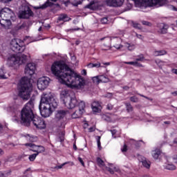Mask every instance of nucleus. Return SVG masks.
Masks as SVG:
<instances>
[{"mask_svg": "<svg viewBox=\"0 0 177 177\" xmlns=\"http://www.w3.org/2000/svg\"><path fill=\"white\" fill-rule=\"evenodd\" d=\"M163 167L165 169H169V171H175L176 169V167L171 163H165Z\"/></svg>", "mask_w": 177, "mask_h": 177, "instance_id": "obj_23", "label": "nucleus"}, {"mask_svg": "<svg viewBox=\"0 0 177 177\" xmlns=\"http://www.w3.org/2000/svg\"><path fill=\"white\" fill-rule=\"evenodd\" d=\"M124 46L127 48L128 50H133L136 48L135 44L129 43H125Z\"/></svg>", "mask_w": 177, "mask_h": 177, "instance_id": "obj_27", "label": "nucleus"}, {"mask_svg": "<svg viewBox=\"0 0 177 177\" xmlns=\"http://www.w3.org/2000/svg\"><path fill=\"white\" fill-rule=\"evenodd\" d=\"M82 75H86V70L83 69V70L82 71Z\"/></svg>", "mask_w": 177, "mask_h": 177, "instance_id": "obj_62", "label": "nucleus"}, {"mask_svg": "<svg viewBox=\"0 0 177 177\" xmlns=\"http://www.w3.org/2000/svg\"><path fill=\"white\" fill-rule=\"evenodd\" d=\"M58 20L59 21H70V20H71V18L67 16L66 14H61L58 17Z\"/></svg>", "mask_w": 177, "mask_h": 177, "instance_id": "obj_20", "label": "nucleus"}, {"mask_svg": "<svg viewBox=\"0 0 177 177\" xmlns=\"http://www.w3.org/2000/svg\"><path fill=\"white\" fill-rule=\"evenodd\" d=\"M136 36L137 37V38H138L139 39H143V36H142V35H139L138 33H136Z\"/></svg>", "mask_w": 177, "mask_h": 177, "instance_id": "obj_58", "label": "nucleus"}, {"mask_svg": "<svg viewBox=\"0 0 177 177\" xmlns=\"http://www.w3.org/2000/svg\"><path fill=\"white\" fill-rule=\"evenodd\" d=\"M96 138H97V147H98L99 150H102V145L100 143L101 137L97 136Z\"/></svg>", "mask_w": 177, "mask_h": 177, "instance_id": "obj_36", "label": "nucleus"}, {"mask_svg": "<svg viewBox=\"0 0 177 177\" xmlns=\"http://www.w3.org/2000/svg\"><path fill=\"white\" fill-rule=\"evenodd\" d=\"M59 142H64V134L62 133V136L59 137Z\"/></svg>", "mask_w": 177, "mask_h": 177, "instance_id": "obj_57", "label": "nucleus"}, {"mask_svg": "<svg viewBox=\"0 0 177 177\" xmlns=\"http://www.w3.org/2000/svg\"><path fill=\"white\" fill-rule=\"evenodd\" d=\"M158 32L159 34H167V32H168V28H169V26L164 23H160L158 24Z\"/></svg>", "mask_w": 177, "mask_h": 177, "instance_id": "obj_15", "label": "nucleus"}, {"mask_svg": "<svg viewBox=\"0 0 177 177\" xmlns=\"http://www.w3.org/2000/svg\"><path fill=\"white\" fill-rule=\"evenodd\" d=\"M78 161L82 164V167H85V163L84 162V160H82V158H78Z\"/></svg>", "mask_w": 177, "mask_h": 177, "instance_id": "obj_53", "label": "nucleus"}, {"mask_svg": "<svg viewBox=\"0 0 177 177\" xmlns=\"http://www.w3.org/2000/svg\"><path fill=\"white\" fill-rule=\"evenodd\" d=\"M160 156H161V151L160 149H156L152 151V157L155 160H158V157H160Z\"/></svg>", "mask_w": 177, "mask_h": 177, "instance_id": "obj_21", "label": "nucleus"}, {"mask_svg": "<svg viewBox=\"0 0 177 177\" xmlns=\"http://www.w3.org/2000/svg\"><path fill=\"white\" fill-rule=\"evenodd\" d=\"M10 48L16 53H23L26 50V44L20 39H14L10 42Z\"/></svg>", "mask_w": 177, "mask_h": 177, "instance_id": "obj_8", "label": "nucleus"}, {"mask_svg": "<svg viewBox=\"0 0 177 177\" xmlns=\"http://www.w3.org/2000/svg\"><path fill=\"white\" fill-rule=\"evenodd\" d=\"M145 60V56L143 55H137V58H136V62H143Z\"/></svg>", "mask_w": 177, "mask_h": 177, "instance_id": "obj_34", "label": "nucleus"}, {"mask_svg": "<svg viewBox=\"0 0 177 177\" xmlns=\"http://www.w3.org/2000/svg\"><path fill=\"white\" fill-rule=\"evenodd\" d=\"M131 24L134 28H137L138 30H142V26L140 24L132 21Z\"/></svg>", "mask_w": 177, "mask_h": 177, "instance_id": "obj_29", "label": "nucleus"}, {"mask_svg": "<svg viewBox=\"0 0 177 177\" xmlns=\"http://www.w3.org/2000/svg\"><path fill=\"white\" fill-rule=\"evenodd\" d=\"M34 15V12L30 8V6L25 5L23 6V10L19 11V19H30L31 16Z\"/></svg>", "mask_w": 177, "mask_h": 177, "instance_id": "obj_11", "label": "nucleus"}, {"mask_svg": "<svg viewBox=\"0 0 177 177\" xmlns=\"http://www.w3.org/2000/svg\"><path fill=\"white\" fill-rule=\"evenodd\" d=\"M52 107L53 109H56V107H57V102H56L53 95L50 93L41 95L40 104L39 105L41 115L44 118L50 117V114H52Z\"/></svg>", "mask_w": 177, "mask_h": 177, "instance_id": "obj_2", "label": "nucleus"}, {"mask_svg": "<svg viewBox=\"0 0 177 177\" xmlns=\"http://www.w3.org/2000/svg\"><path fill=\"white\" fill-rule=\"evenodd\" d=\"M68 114V111L66 110H58L55 114L56 120H60L66 118V115Z\"/></svg>", "mask_w": 177, "mask_h": 177, "instance_id": "obj_16", "label": "nucleus"}, {"mask_svg": "<svg viewBox=\"0 0 177 177\" xmlns=\"http://www.w3.org/2000/svg\"><path fill=\"white\" fill-rule=\"evenodd\" d=\"M36 147H37V149H30L31 151H33V153H36L37 154H39V153H44L45 151V147L38 145Z\"/></svg>", "mask_w": 177, "mask_h": 177, "instance_id": "obj_22", "label": "nucleus"}, {"mask_svg": "<svg viewBox=\"0 0 177 177\" xmlns=\"http://www.w3.org/2000/svg\"><path fill=\"white\" fill-rule=\"evenodd\" d=\"M91 109L94 113H100L102 111V105L98 101H94L91 104Z\"/></svg>", "mask_w": 177, "mask_h": 177, "instance_id": "obj_17", "label": "nucleus"}, {"mask_svg": "<svg viewBox=\"0 0 177 177\" xmlns=\"http://www.w3.org/2000/svg\"><path fill=\"white\" fill-rule=\"evenodd\" d=\"M84 113H85V110L78 109L75 111L74 113L72 114V118H81Z\"/></svg>", "mask_w": 177, "mask_h": 177, "instance_id": "obj_18", "label": "nucleus"}, {"mask_svg": "<svg viewBox=\"0 0 177 177\" xmlns=\"http://www.w3.org/2000/svg\"><path fill=\"white\" fill-rule=\"evenodd\" d=\"M34 115H35L34 114V100H30L25 104L20 113V120H21L22 125L24 127H30Z\"/></svg>", "mask_w": 177, "mask_h": 177, "instance_id": "obj_4", "label": "nucleus"}, {"mask_svg": "<svg viewBox=\"0 0 177 177\" xmlns=\"http://www.w3.org/2000/svg\"><path fill=\"white\" fill-rule=\"evenodd\" d=\"M35 70H36L35 64L29 63L26 65L25 68V74L26 75H30V76L34 75V74L35 73Z\"/></svg>", "mask_w": 177, "mask_h": 177, "instance_id": "obj_13", "label": "nucleus"}, {"mask_svg": "<svg viewBox=\"0 0 177 177\" xmlns=\"http://www.w3.org/2000/svg\"><path fill=\"white\" fill-rule=\"evenodd\" d=\"M60 95L61 99L67 109H74L78 104L77 97L72 91L64 90Z\"/></svg>", "mask_w": 177, "mask_h": 177, "instance_id": "obj_5", "label": "nucleus"}, {"mask_svg": "<svg viewBox=\"0 0 177 177\" xmlns=\"http://www.w3.org/2000/svg\"><path fill=\"white\" fill-rule=\"evenodd\" d=\"M15 12L9 8H4L0 10V24L1 27H10L12 22L10 19H15Z\"/></svg>", "mask_w": 177, "mask_h": 177, "instance_id": "obj_6", "label": "nucleus"}, {"mask_svg": "<svg viewBox=\"0 0 177 177\" xmlns=\"http://www.w3.org/2000/svg\"><path fill=\"white\" fill-rule=\"evenodd\" d=\"M142 165H143V167H145V168L149 169V168H150V162H149L147 160H143Z\"/></svg>", "mask_w": 177, "mask_h": 177, "instance_id": "obj_33", "label": "nucleus"}, {"mask_svg": "<svg viewBox=\"0 0 177 177\" xmlns=\"http://www.w3.org/2000/svg\"><path fill=\"white\" fill-rule=\"evenodd\" d=\"M169 161H173L175 164H177V156L174 155L173 157L170 158Z\"/></svg>", "mask_w": 177, "mask_h": 177, "instance_id": "obj_42", "label": "nucleus"}, {"mask_svg": "<svg viewBox=\"0 0 177 177\" xmlns=\"http://www.w3.org/2000/svg\"><path fill=\"white\" fill-rule=\"evenodd\" d=\"M104 97H107L108 99H111L113 97V93H107L105 94Z\"/></svg>", "mask_w": 177, "mask_h": 177, "instance_id": "obj_47", "label": "nucleus"}, {"mask_svg": "<svg viewBox=\"0 0 177 177\" xmlns=\"http://www.w3.org/2000/svg\"><path fill=\"white\" fill-rule=\"evenodd\" d=\"M24 146H26V147H30L32 149V150H35V147H37V145H35V144H32V143H26L24 144Z\"/></svg>", "mask_w": 177, "mask_h": 177, "instance_id": "obj_30", "label": "nucleus"}, {"mask_svg": "<svg viewBox=\"0 0 177 177\" xmlns=\"http://www.w3.org/2000/svg\"><path fill=\"white\" fill-rule=\"evenodd\" d=\"M167 52L165 50H156L153 52L155 56H164Z\"/></svg>", "mask_w": 177, "mask_h": 177, "instance_id": "obj_25", "label": "nucleus"}, {"mask_svg": "<svg viewBox=\"0 0 177 177\" xmlns=\"http://www.w3.org/2000/svg\"><path fill=\"white\" fill-rule=\"evenodd\" d=\"M93 5H95V3H90L89 4L86 6V8L93 10V9H95V8L93 7Z\"/></svg>", "mask_w": 177, "mask_h": 177, "instance_id": "obj_38", "label": "nucleus"}, {"mask_svg": "<svg viewBox=\"0 0 177 177\" xmlns=\"http://www.w3.org/2000/svg\"><path fill=\"white\" fill-rule=\"evenodd\" d=\"M124 64H130L131 66H135L136 61L135 62H124Z\"/></svg>", "mask_w": 177, "mask_h": 177, "instance_id": "obj_48", "label": "nucleus"}, {"mask_svg": "<svg viewBox=\"0 0 177 177\" xmlns=\"http://www.w3.org/2000/svg\"><path fill=\"white\" fill-rule=\"evenodd\" d=\"M79 110H85V102L81 101L78 104Z\"/></svg>", "mask_w": 177, "mask_h": 177, "instance_id": "obj_31", "label": "nucleus"}, {"mask_svg": "<svg viewBox=\"0 0 177 177\" xmlns=\"http://www.w3.org/2000/svg\"><path fill=\"white\" fill-rule=\"evenodd\" d=\"M108 21H109V19L107 17H104V18L101 19V23L102 24H107Z\"/></svg>", "mask_w": 177, "mask_h": 177, "instance_id": "obj_45", "label": "nucleus"}, {"mask_svg": "<svg viewBox=\"0 0 177 177\" xmlns=\"http://www.w3.org/2000/svg\"><path fill=\"white\" fill-rule=\"evenodd\" d=\"M124 0H106L108 6H113V8H118L122 6Z\"/></svg>", "mask_w": 177, "mask_h": 177, "instance_id": "obj_14", "label": "nucleus"}, {"mask_svg": "<svg viewBox=\"0 0 177 177\" xmlns=\"http://www.w3.org/2000/svg\"><path fill=\"white\" fill-rule=\"evenodd\" d=\"M104 39H105L106 44H103V50H109V49H111V43L113 45V47L115 48V49H121V48H122V45H121L122 39H121L119 37H103L100 39V41H103Z\"/></svg>", "mask_w": 177, "mask_h": 177, "instance_id": "obj_7", "label": "nucleus"}, {"mask_svg": "<svg viewBox=\"0 0 177 177\" xmlns=\"http://www.w3.org/2000/svg\"><path fill=\"white\" fill-rule=\"evenodd\" d=\"M18 95L23 100H28L31 97V92L32 91V84L28 77H22L18 84Z\"/></svg>", "mask_w": 177, "mask_h": 177, "instance_id": "obj_3", "label": "nucleus"}, {"mask_svg": "<svg viewBox=\"0 0 177 177\" xmlns=\"http://www.w3.org/2000/svg\"><path fill=\"white\" fill-rule=\"evenodd\" d=\"M141 23L143 26H147L148 27H151L152 26L151 23L147 21H142Z\"/></svg>", "mask_w": 177, "mask_h": 177, "instance_id": "obj_40", "label": "nucleus"}, {"mask_svg": "<svg viewBox=\"0 0 177 177\" xmlns=\"http://www.w3.org/2000/svg\"><path fill=\"white\" fill-rule=\"evenodd\" d=\"M88 68H93V64H92V63L88 64Z\"/></svg>", "mask_w": 177, "mask_h": 177, "instance_id": "obj_63", "label": "nucleus"}, {"mask_svg": "<svg viewBox=\"0 0 177 177\" xmlns=\"http://www.w3.org/2000/svg\"><path fill=\"white\" fill-rule=\"evenodd\" d=\"M130 101L132 102L133 103H138L139 98H138V97L134 95L130 97Z\"/></svg>", "mask_w": 177, "mask_h": 177, "instance_id": "obj_35", "label": "nucleus"}, {"mask_svg": "<svg viewBox=\"0 0 177 177\" xmlns=\"http://www.w3.org/2000/svg\"><path fill=\"white\" fill-rule=\"evenodd\" d=\"M93 67H96V68H99V67H100V62L93 64Z\"/></svg>", "mask_w": 177, "mask_h": 177, "instance_id": "obj_52", "label": "nucleus"}, {"mask_svg": "<svg viewBox=\"0 0 177 177\" xmlns=\"http://www.w3.org/2000/svg\"><path fill=\"white\" fill-rule=\"evenodd\" d=\"M121 151H122V153H125V151H128V146H127V145H124L123 146V148L121 149Z\"/></svg>", "mask_w": 177, "mask_h": 177, "instance_id": "obj_49", "label": "nucleus"}, {"mask_svg": "<svg viewBox=\"0 0 177 177\" xmlns=\"http://www.w3.org/2000/svg\"><path fill=\"white\" fill-rule=\"evenodd\" d=\"M0 2L3 3H9V2H12V0H0Z\"/></svg>", "mask_w": 177, "mask_h": 177, "instance_id": "obj_56", "label": "nucleus"}, {"mask_svg": "<svg viewBox=\"0 0 177 177\" xmlns=\"http://www.w3.org/2000/svg\"><path fill=\"white\" fill-rule=\"evenodd\" d=\"M124 105L126 106V110L127 113H131V111H133V107L129 102H125Z\"/></svg>", "mask_w": 177, "mask_h": 177, "instance_id": "obj_24", "label": "nucleus"}, {"mask_svg": "<svg viewBox=\"0 0 177 177\" xmlns=\"http://www.w3.org/2000/svg\"><path fill=\"white\" fill-rule=\"evenodd\" d=\"M140 143H143V141L142 140L136 141L135 142L136 147H137V148L140 147L142 146V144H140Z\"/></svg>", "mask_w": 177, "mask_h": 177, "instance_id": "obj_44", "label": "nucleus"}, {"mask_svg": "<svg viewBox=\"0 0 177 177\" xmlns=\"http://www.w3.org/2000/svg\"><path fill=\"white\" fill-rule=\"evenodd\" d=\"M31 122H32L33 125L37 128V129H45V128H46L45 121L43 120L42 118H39L37 116V115H34L31 120Z\"/></svg>", "mask_w": 177, "mask_h": 177, "instance_id": "obj_10", "label": "nucleus"}, {"mask_svg": "<svg viewBox=\"0 0 177 177\" xmlns=\"http://www.w3.org/2000/svg\"><path fill=\"white\" fill-rule=\"evenodd\" d=\"M97 162L98 165H102V167L104 165V161H103V160H102L100 158H97Z\"/></svg>", "mask_w": 177, "mask_h": 177, "instance_id": "obj_39", "label": "nucleus"}, {"mask_svg": "<svg viewBox=\"0 0 177 177\" xmlns=\"http://www.w3.org/2000/svg\"><path fill=\"white\" fill-rule=\"evenodd\" d=\"M53 3L49 1V0H47L44 4L41 6H37L35 8V9H46V8H49V6H53Z\"/></svg>", "mask_w": 177, "mask_h": 177, "instance_id": "obj_19", "label": "nucleus"}, {"mask_svg": "<svg viewBox=\"0 0 177 177\" xmlns=\"http://www.w3.org/2000/svg\"><path fill=\"white\" fill-rule=\"evenodd\" d=\"M88 131H89V132H95V127H90V128L88 129Z\"/></svg>", "mask_w": 177, "mask_h": 177, "instance_id": "obj_61", "label": "nucleus"}, {"mask_svg": "<svg viewBox=\"0 0 177 177\" xmlns=\"http://www.w3.org/2000/svg\"><path fill=\"white\" fill-rule=\"evenodd\" d=\"M6 76H5V74L0 75V80H6Z\"/></svg>", "mask_w": 177, "mask_h": 177, "instance_id": "obj_59", "label": "nucleus"}, {"mask_svg": "<svg viewBox=\"0 0 177 177\" xmlns=\"http://www.w3.org/2000/svg\"><path fill=\"white\" fill-rule=\"evenodd\" d=\"M26 136L29 137L30 142H35V140H37V137L30 136V134H27Z\"/></svg>", "mask_w": 177, "mask_h": 177, "instance_id": "obj_43", "label": "nucleus"}, {"mask_svg": "<svg viewBox=\"0 0 177 177\" xmlns=\"http://www.w3.org/2000/svg\"><path fill=\"white\" fill-rule=\"evenodd\" d=\"M110 132H111L113 138H116L115 133H117V130H115V129L110 130Z\"/></svg>", "mask_w": 177, "mask_h": 177, "instance_id": "obj_50", "label": "nucleus"}, {"mask_svg": "<svg viewBox=\"0 0 177 177\" xmlns=\"http://www.w3.org/2000/svg\"><path fill=\"white\" fill-rule=\"evenodd\" d=\"M123 89H124V91H129V86H123Z\"/></svg>", "mask_w": 177, "mask_h": 177, "instance_id": "obj_64", "label": "nucleus"}, {"mask_svg": "<svg viewBox=\"0 0 177 177\" xmlns=\"http://www.w3.org/2000/svg\"><path fill=\"white\" fill-rule=\"evenodd\" d=\"M8 111H11V113L16 114V113H17V109H16L15 106H10L8 108Z\"/></svg>", "mask_w": 177, "mask_h": 177, "instance_id": "obj_41", "label": "nucleus"}, {"mask_svg": "<svg viewBox=\"0 0 177 177\" xmlns=\"http://www.w3.org/2000/svg\"><path fill=\"white\" fill-rule=\"evenodd\" d=\"M51 71L60 84L69 88L82 89L85 86V79L75 73L66 64L55 62L51 66Z\"/></svg>", "mask_w": 177, "mask_h": 177, "instance_id": "obj_1", "label": "nucleus"}, {"mask_svg": "<svg viewBox=\"0 0 177 177\" xmlns=\"http://www.w3.org/2000/svg\"><path fill=\"white\" fill-rule=\"evenodd\" d=\"M108 171H109V172H110V174H111L112 175L114 174V170H113V169L109 167V168H108Z\"/></svg>", "mask_w": 177, "mask_h": 177, "instance_id": "obj_60", "label": "nucleus"}, {"mask_svg": "<svg viewBox=\"0 0 177 177\" xmlns=\"http://www.w3.org/2000/svg\"><path fill=\"white\" fill-rule=\"evenodd\" d=\"M138 62V61H136L135 67H143V65Z\"/></svg>", "mask_w": 177, "mask_h": 177, "instance_id": "obj_51", "label": "nucleus"}, {"mask_svg": "<svg viewBox=\"0 0 177 177\" xmlns=\"http://www.w3.org/2000/svg\"><path fill=\"white\" fill-rule=\"evenodd\" d=\"M37 156H38V153H37L29 156V160L30 161H35V158H37Z\"/></svg>", "mask_w": 177, "mask_h": 177, "instance_id": "obj_37", "label": "nucleus"}, {"mask_svg": "<svg viewBox=\"0 0 177 177\" xmlns=\"http://www.w3.org/2000/svg\"><path fill=\"white\" fill-rule=\"evenodd\" d=\"M100 77V82H109V81H110V80L109 79V77L102 75H99Z\"/></svg>", "mask_w": 177, "mask_h": 177, "instance_id": "obj_26", "label": "nucleus"}, {"mask_svg": "<svg viewBox=\"0 0 177 177\" xmlns=\"http://www.w3.org/2000/svg\"><path fill=\"white\" fill-rule=\"evenodd\" d=\"M66 164H67V162L63 163L61 165H58L56 167V168H57V169H62V168H63V167H64V165H66Z\"/></svg>", "mask_w": 177, "mask_h": 177, "instance_id": "obj_54", "label": "nucleus"}, {"mask_svg": "<svg viewBox=\"0 0 177 177\" xmlns=\"http://www.w3.org/2000/svg\"><path fill=\"white\" fill-rule=\"evenodd\" d=\"M12 122H15L16 124H21V125H23V122H21V119L20 120H19V118L16 117V115H14L12 118Z\"/></svg>", "mask_w": 177, "mask_h": 177, "instance_id": "obj_28", "label": "nucleus"}, {"mask_svg": "<svg viewBox=\"0 0 177 177\" xmlns=\"http://www.w3.org/2000/svg\"><path fill=\"white\" fill-rule=\"evenodd\" d=\"M8 62L11 66H15V64H24L27 62V55L23 54L21 56H17L16 55H11L8 58Z\"/></svg>", "mask_w": 177, "mask_h": 177, "instance_id": "obj_9", "label": "nucleus"}, {"mask_svg": "<svg viewBox=\"0 0 177 177\" xmlns=\"http://www.w3.org/2000/svg\"><path fill=\"white\" fill-rule=\"evenodd\" d=\"M113 109H114V106H113V104H108L106 105V110L111 111V110H113Z\"/></svg>", "mask_w": 177, "mask_h": 177, "instance_id": "obj_46", "label": "nucleus"}, {"mask_svg": "<svg viewBox=\"0 0 177 177\" xmlns=\"http://www.w3.org/2000/svg\"><path fill=\"white\" fill-rule=\"evenodd\" d=\"M138 95H139V96H141V97H145V99H147V100H152L151 99H150L149 97L142 95V94H139L138 93Z\"/></svg>", "mask_w": 177, "mask_h": 177, "instance_id": "obj_55", "label": "nucleus"}, {"mask_svg": "<svg viewBox=\"0 0 177 177\" xmlns=\"http://www.w3.org/2000/svg\"><path fill=\"white\" fill-rule=\"evenodd\" d=\"M50 79L48 77H40L37 80V88L39 91H45L49 86Z\"/></svg>", "mask_w": 177, "mask_h": 177, "instance_id": "obj_12", "label": "nucleus"}, {"mask_svg": "<svg viewBox=\"0 0 177 177\" xmlns=\"http://www.w3.org/2000/svg\"><path fill=\"white\" fill-rule=\"evenodd\" d=\"M92 81H93V84H100V80L99 76L93 77L92 79Z\"/></svg>", "mask_w": 177, "mask_h": 177, "instance_id": "obj_32", "label": "nucleus"}]
</instances>
